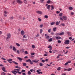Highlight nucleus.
I'll return each instance as SVG.
<instances>
[{"instance_id":"obj_1","label":"nucleus","mask_w":75,"mask_h":75,"mask_svg":"<svg viewBox=\"0 0 75 75\" xmlns=\"http://www.w3.org/2000/svg\"><path fill=\"white\" fill-rule=\"evenodd\" d=\"M70 41L69 40H64V43L66 45L69 44Z\"/></svg>"},{"instance_id":"obj_2","label":"nucleus","mask_w":75,"mask_h":75,"mask_svg":"<svg viewBox=\"0 0 75 75\" xmlns=\"http://www.w3.org/2000/svg\"><path fill=\"white\" fill-rule=\"evenodd\" d=\"M7 37L6 38V41H8V39H9V38H10V37H11V35L10 33H8L7 34Z\"/></svg>"},{"instance_id":"obj_3","label":"nucleus","mask_w":75,"mask_h":75,"mask_svg":"<svg viewBox=\"0 0 75 75\" xmlns=\"http://www.w3.org/2000/svg\"><path fill=\"white\" fill-rule=\"evenodd\" d=\"M25 61L26 62H29L30 64H31V65H33V62H32L31 60L30 59H28V60H26Z\"/></svg>"},{"instance_id":"obj_4","label":"nucleus","mask_w":75,"mask_h":75,"mask_svg":"<svg viewBox=\"0 0 75 75\" xmlns=\"http://www.w3.org/2000/svg\"><path fill=\"white\" fill-rule=\"evenodd\" d=\"M39 61V60H37V59H35V60H33L32 62H35V63H37V62H38Z\"/></svg>"},{"instance_id":"obj_5","label":"nucleus","mask_w":75,"mask_h":75,"mask_svg":"<svg viewBox=\"0 0 75 75\" xmlns=\"http://www.w3.org/2000/svg\"><path fill=\"white\" fill-rule=\"evenodd\" d=\"M36 13L38 14H42V13L41 11H37Z\"/></svg>"},{"instance_id":"obj_6","label":"nucleus","mask_w":75,"mask_h":75,"mask_svg":"<svg viewBox=\"0 0 75 75\" xmlns=\"http://www.w3.org/2000/svg\"><path fill=\"white\" fill-rule=\"evenodd\" d=\"M16 1H17L18 3L19 4H21V3H23V2L20 0H17Z\"/></svg>"},{"instance_id":"obj_7","label":"nucleus","mask_w":75,"mask_h":75,"mask_svg":"<svg viewBox=\"0 0 75 75\" xmlns=\"http://www.w3.org/2000/svg\"><path fill=\"white\" fill-rule=\"evenodd\" d=\"M25 33L24 32V30H22L21 31V34L22 35H24Z\"/></svg>"},{"instance_id":"obj_8","label":"nucleus","mask_w":75,"mask_h":75,"mask_svg":"<svg viewBox=\"0 0 75 75\" xmlns=\"http://www.w3.org/2000/svg\"><path fill=\"white\" fill-rule=\"evenodd\" d=\"M16 71H17L16 70L13 71H11V72L14 75H16L17 74L15 72H16Z\"/></svg>"},{"instance_id":"obj_9","label":"nucleus","mask_w":75,"mask_h":75,"mask_svg":"<svg viewBox=\"0 0 75 75\" xmlns=\"http://www.w3.org/2000/svg\"><path fill=\"white\" fill-rule=\"evenodd\" d=\"M62 18H63V19H64V20H66L67 19V16H64L62 17Z\"/></svg>"},{"instance_id":"obj_10","label":"nucleus","mask_w":75,"mask_h":75,"mask_svg":"<svg viewBox=\"0 0 75 75\" xmlns=\"http://www.w3.org/2000/svg\"><path fill=\"white\" fill-rule=\"evenodd\" d=\"M56 38L57 40H58H58H60V39H61V38L59 36H57L56 37Z\"/></svg>"},{"instance_id":"obj_11","label":"nucleus","mask_w":75,"mask_h":75,"mask_svg":"<svg viewBox=\"0 0 75 75\" xmlns=\"http://www.w3.org/2000/svg\"><path fill=\"white\" fill-rule=\"evenodd\" d=\"M71 61L67 62V63L65 64L64 65H67L68 64V63L69 64V63H71Z\"/></svg>"},{"instance_id":"obj_12","label":"nucleus","mask_w":75,"mask_h":75,"mask_svg":"<svg viewBox=\"0 0 75 75\" xmlns=\"http://www.w3.org/2000/svg\"><path fill=\"white\" fill-rule=\"evenodd\" d=\"M2 71L4 72H7V71L6 70V68L5 67H3L2 68Z\"/></svg>"},{"instance_id":"obj_13","label":"nucleus","mask_w":75,"mask_h":75,"mask_svg":"<svg viewBox=\"0 0 75 75\" xmlns=\"http://www.w3.org/2000/svg\"><path fill=\"white\" fill-rule=\"evenodd\" d=\"M50 7H51V5H48L47 7V8L48 10H50Z\"/></svg>"},{"instance_id":"obj_14","label":"nucleus","mask_w":75,"mask_h":75,"mask_svg":"<svg viewBox=\"0 0 75 75\" xmlns=\"http://www.w3.org/2000/svg\"><path fill=\"white\" fill-rule=\"evenodd\" d=\"M17 59H18L19 60V61H22V60H23L21 58H20V57H17Z\"/></svg>"},{"instance_id":"obj_15","label":"nucleus","mask_w":75,"mask_h":75,"mask_svg":"<svg viewBox=\"0 0 75 75\" xmlns=\"http://www.w3.org/2000/svg\"><path fill=\"white\" fill-rule=\"evenodd\" d=\"M16 73H18L19 74H21V72H20L18 71H15Z\"/></svg>"},{"instance_id":"obj_16","label":"nucleus","mask_w":75,"mask_h":75,"mask_svg":"<svg viewBox=\"0 0 75 75\" xmlns=\"http://www.w3.org/2000/svg\"><path fill=\"white\" fill-rule=\"evenodd\" d=\"M15 44L17 47H20V44L19 43H15Z\"/></svg>"},{"instance_id":"obj_17","label":"nucleus","mask_w":75,"mask_h":75,"mask_svg":"<svg viewBox=\"0 0 75 75\" xmlns=\"http://www.w3.org/2000/svg\"><path fill=\"white\" fill-rule=\"evenodd\" d=\"M69 9L70 10H72V9H73V8L72 7L70 6L69 7Z\"/></svg>"},{"instance_id":"obj_18","label":"nucleus","mask_w":75,"mask_h":75,"mask_svg":"<svg viewBox=\"0 0 75 75\" xmlns=\"http://www.w3.org/2000/svg\"><path fill=\"white\" fill-rule=\"evenodd\" d=\"M13 50L14 51H16V47H13Z\"/></svg>"},{"instance_id":"obj_19","label":"nucleus","mask_w":75,"mask_h":75,"mask_svg":"<svg viewBox=\"0 0 75 75\" xmlns=\"http://www.w3.org/2000/svg\"><path fill=\"white\" fill-rule=\"evenodd\" d=\"M51 7L52 10H54V6H53V5H52L51 6Z\"/></svg>"},{"instance_id":"obj_20","label":"nucleus","mask_w":75,"mask_h":75,"mask_svg":"<svg viewBox=\"0 0 75 75\" xmlns=\"http://www.w3.org/2000/svg\"><path fill=\"white\" fill-rule=\"evenodd\" d=\"M67 34L69 35H71V33L69 32H67Z\"/></svg>"},{"instance_id":"obj_21","label":"nucleus","mask_w":75,"mask_h":75,"mask_svg":"<svg viewBox=\"0 0 75 75\" xmlns=\"http://www.w3.org/2000/svg\"><path fill=\"white\" fill-rule=\"evenodd\" d=\"M51 2V0H48L47 2H46L47 3V4H50V3Z\"/></svg>"},{"instance_id":"obj_22","label":"nucleus","mask_w":75,"mask_h":75,"mask_svg":"<svg viewBox=\"0 0 75 75\" xmlns=\"http://www.w3.org/2000/svg\"><path fill=\"white\" fill-rule=\"evenodd\" d=\"M56 29H57V28H53V31H54V32H55L56 31Z\"/></svg>"},{"instance_id":"obj_23","label":"nucleus","mask_w":75,"mask_h":75,"mask_svg":"<svg viewBox=\"0 0 75 75\" xmlns=\"http://www.w3.org/2000/svg\"><path fill=\"white\" fill-rule=\"evenodd\" d=\"M52 41V38H50L49 39V40H48V41H49V42H51Z\"/></svg>"},{"instance_id":"obj_24","label":"nucleus","mask_w":75,"mask_h":75,"mask_svg":"<svg viewBox=\"0 0 75 75\" xmlns=\"http://www.w3.org/2000/svg\"><path fill=\"white\" fill-rule=\"evenodd\" d=\"M54 24H55V22H53L52 23H50V24L52 25H54Z\"/></svg>"},{"instance_id":"obj_25","label":"nucleus","mask_w":75,"mask_h":75,"mask_svg":"<svg viewBox=\"0 0 75 75\" xmlns=\"http://www.w3.org/2000/svg\"><path fill=\"white\" fill-rule=\"evenodd\" d=\"M62 16V13H60L59 14V17H61Z\"/></svg>"},{"instance_id":"obj_26","label":"nucleus","mask_w":75,"mask_h":75,"mask_svg":"<svg viewBox=\"0 0 75 75\" xmlns=\"http://www.w3.org/2000/svg\"><path fill=\"white\" fill-rule=\"evenodd\" d=\"M59 22L58 21H57L56 22V25H59Z\"/></svg>"},{"instance_id":"obj_27","label":"nucleus","mask_w":75,"mask_h":75,"mask_svg":"<svg viewBox=\"0 0 75 75\" xmlns=\"http://www.w3.org/2000/svg\"><path fill=\"white\" fill-rule=\"evenodd\" d=\"M52 64V62H51L50 64V65H49L48 64H47V65L48 67H49L50 66H51V64Z\"/></svg>"},{"instance_id":"obj_28","label":"nucleus","mask_w":75,"mask_h":75,"mask_svg":"<svg viewBox=\"0 0 75 75\" xmlns=\"http://www.w3.org/2000/svg\"><path fill=\"white\" fill-rule=\"evenodd\" d=\"M64 33L62 32L59 33V35H64Z\"/></svg>"},{"instance_id":"obj_29","label":"nucleus","mask_w":75,"mask_h":75,"mask_svg":"<svg viewBox=\"0 0 75 75\" xmlns=\"http://www.w3.org/2000/svg\"><path fill=\"white\" fill-rule=\"evenodd\" d=\"M1 75H6V73L4 72H2V73L1 74Z\"/></svg>"},{"instance_id":"obj_30","label":"nucleus","mask_w":75,"mask_h":75,"mask_svg":"<svg viewBox=\"0 0 75 75\" xmlns=\"http://www.w3.org/2000/svg\"><path fill=\"white\" fill-rule=\"evenodd\" d=\"M32 48H33V49H34L35 48V45H33L32 46Z\"/></svg>"},{"instance_id":"obj_31","label":"nucleus","mask_w":75,"mask_h":75,"mask_svg":"<svg viewBox=\"0 0 75 75\" xmlns=\"http://www.w3.org/2000/svg\"><path fill=\"white\" fill-rule=\"evenodd\" d=\"M24 49H21V52H24Z\"/></svg>"},{"instance_id":"obj_32","label":"nucleus","mask_w":75,"mask_h":75,"mask_svg":"<svg viewBox=\"0 0 75 75\" xmlns=\"http://www.w3.org/2000/svg\"><path fill=\"white\" fill-rule=\"evenodd\" d=\"M46 38L47 40L49 39V38H50V36L48 35H47L46 37Z\"/></svg>"},{"instance_id":"obj_33","label":"nucleus","mask_w":75,"mask_h":75,"mask_svg":"<svg viewBox=\"0 0 75 75\" xmlns=\"http://www.w3.org/2000/svg\"><path fill=\"white\" fill-rule=\"evenodd\" d=\"M28 75H31V72H30V71H28Z\"/></svg>"},{"instance_id":"obj_34","label":"nucleus","mask_w":75,"mask_h":75,"mask_svg":"<svg viewBox=\"0 0 75 75\" xmlns=\"http://www.w3.org/2000/svg\"><path fill=\"white\" fill-rule=\"evenodd\" d=\"M48 16L47 15H45V18H46V19H47L48 18Z\"/></svg>"},{"instance_id":"obj_35","label":"nucleus","mask_w":75,"mask_h":75,"mask_svg":"<svg viewBox=\"0 0 75 75\" xmlns=\"http://www.w3.org/2000/svg\"><path fill=\"white\" fill-rule=\"evenodd\" d=\"M42 29H41L40 30V34H41V33H42Z\"/></svg>"},{"instance_id":"obj_36","label":"nucleus","mask_w":75,"mask_h":75,"mask_svg":"<svg viewBox=\"0 0 75 75\" xmlns=\"http://www.w3.org/2000/svg\"><path fill=\"white\" fill-rule=\"evenodd\" d=\"M39 65L40 66H42L43 65V64H42V63H40L39 64Z\"/></svg>"},{"instance_id":"obj_37","label":"nucleus","mask_w":75,"mask_h":75,"mask_svg":"<svg viewBox=\"0 0 75 75\" xmlns=\"http://www.w3.org/2000/svg\"><path fill=\"white\" fill-rule=\"evenodd\" d=\"M15 68H18V69H21V67H18V66H15Z\"/></svg>"},{"instance_id":"obj_38","label":"nucleus","mask_w":75,"mask_h":75,"mask_svg":"<svg viewBox=\"0 0 75 75\" xmlns=\"http://www.w3.org/2000/svg\"><path fill=\"white\" fill-rule=\"evenodd\" d=\"M23 66H26L27 65V64L25 63H23Z\"/></svg>"},{"instance_id":"obj_39","label":"nucleus","mask_w":75,"mask_h":75,"mask_svg":"<svg viewBox=\"0 0 75 75\" xmlns=\"http://www.w3.org/2000/svg\"><path fill=\"white\" fill-rule=\"evenodd\" d=\"M4 14H7L8 12L7 11H5L4 12Z\"/></svg>"},{"instance_id":"obj_40","label":"nucleus","mask_w":75,"mask_h":75,"mask_svg":"<svg viewBox=\"0 0 75 75\" xmlns=\"http://www.w3.org/2000/svg\"><path fill=\"white\" fill-rule=\"evenodd\" d=\"M21 72H23V73L25 72V71L24 70L22 69V70Z\"/></svg>"},{"instance_id":"obj_41","label":"nucleus","mask_w":75,"mask_h":75,"mask_svg":"<svg viewBox=\"0 0 75 75\" xmlns=\"http://www.w3.org/2000/svg\"><path fill=\"white\" fill-rule=\"evenodd\" d=\"M38 19L39 21H40V22H41V18H38Z\"/></svg>"},{"instance_id":"obj_42","label":"nucleus","mask_w":75,"mask_h":75,"mask_svg":"<svg viewBox=\"0 0 75 75\" xmlns=\"http://www.w3.org/2000/svg\"><path fill=\"white\" fill-rule=\"evenodd\" d=\"M24 3L26 4H27V0L26 1H23Z\"/></svg>"},{"instance_id":"obj_43","label":"nucleus","mask_w":75,"mask_h":75,"mask_svg":"<svg viewBox=\"0 0 75 75\" xmlns=\"http://www.w3.org/2000/svg\"><path fill=\"white\" fill-rule=\"evenodd\" d=\"M61 67H59L57 69V70L58 71H60L61 70Z\"/></svg>"},{"instance_id":"obj_44","label":"nucleus","mask_w":75,"mask_h":75,"mask_svg":"<svg viewBox=\"0 0 75 75\" xmlns=\"http://www.w3.org/2000/svg\"><path fill=\"white\" fill-rule=\"evenodd\" d=\"M51 30V29H48V33H50Z\"/></svg>"},{"instance_id":"obj_45","label":"nucleus","mask_w":75,"mask_h":75,"mask_svg":"<svg viewBox=\"0 0 75 75\" xmlns=\"http://www.w3.org/2000/svg\"><path fill=\"white\" fill-rule=\"evenodd\" d=\"M14 18V17L13 16H12V17H10V20H13Z\"/></svg>"},{"instance_id":"obj_46","label":"nucleus","mask_w":75,"mask_h":75,"mask_svg":"<svg viewBox=\"0 0 75 75\" xmlns=\"http://www.w3.org/2000/svg\"><path fill=\"white\" fill-rule=\"evenodd\" d=\"M36 37H38L40 36V34L38 33H37V35L36 36Z\"/></svg>"},{"instance_id":"obj_47","label":"nucleus","mask_w":75,"mask_h":75,"mask_svg":"<svg viewBox=\"0 0 75 75\" xmlns=\"http://www.w3.org/2000/svg\"><path fill=\"white\" fill-rule=\"evenodd\" d=\"M13 61V59H9V62H11V61Z\"/></svg>"},{"instance_id":"obj_48","label":"nucleus","mask_w":75,"mask_h":75,"mask_svg":"<svg viewBox=\"0 0 75 75\" xmlns=\"http://www.w3.org/2000/svg\"><path fill=\"white\" fill-rule=\"evenodd\" d=\"M57 42L58 43H59V44H60V43H61V41L59 40Z\"/></svg>"},{"instance_id":"obj_49","label":"nucleus","mask_w":75,"mask_h":75,"mask_svg":"<svg viewBox=\"0 0 75 75\" xmlns=\"http://www.w3.org/2000/svg\"><path fill=\"white\" fill-rule=\"evenodd\" d=\"M52 48V46L50 45H49V47H48V48Z\"/></svg>"},{"instance_id":"obj_50","label":"nucleus","mask_w":75,"mask_h":75,"mask_svg":"<svg viewBox=\"0 0 75 75\" xmlns=\"http://www.w3.org/2000/svg\"><path fill=\"white\" fill-rule=\"evenodd\" d=\"M40 71H41V70L39 69L38 70H37L36 72H37L38 73V72H40Z\"/></svg>"},{"instance_id":"obj_51","label":"nucleus","mask_w":75,"mask_h":75,"mask_svg":"<svg viewBox=\"0 0 75 75\" xmlns=\"http://www.w3.org/2000/svg\"><path fill=\"white\" fill-rule=\"evenodd\" d=\"M14 71H20V69H14Z\"/></svg>"},{"instance_id":"obj_52","label":"nucleus","mask_w":75,"mask_h":75,"mask_svg":"<svg viewBox=\"0 0 75 75\" xmlns=\"http://www.w3.org/2000/svg\"><path fill=\"white\" fill-rule=\"evenodd\" d=\"M12 48H13V46H12V45H11L9 47V48H10V49H12Z\"/></svg>"},{"instance_id":"obj_53","label":"nucleus","mask_w":75,"mask_h":75,"mask_svg":"<svg viewBox=\"0 0 75 75\" xmlns=\"http://www.w3.org/2000/svg\"><path fill=\"white\" fill-rule=\"evenodd\" d=\"M45 61L46 62H48V59H46L45 60Z\"/></svg>"},{"instance_id":"obj_54","label":"nucleus","mask_w":75,"mask_h":75,"mask_svg":"<svg viewBox=\"0 0 75 75\" xmlns=\"http://www.w3.org/2000/svg\"><path fill=\"white\" fill-rule=\"evenodd\" d=\"M71 69L70 68H69L67 69L68 71H71Z\"/></svg>"},{"instance_id":"obj_55","label":"nucleus","mask_w":75,"mask_h":75,"mask_svg":"<svg viewBox=\"0 0 75 75\" xmlns=\"http://www.w3.org/2000/svg\"><path fill=\"white\" fill-rule=\"evenodd\" d=\"M43 26V25L42 24L40 25V28H42V27Z\"/></svg>"},{"instance_id":"obj_56","label":"nucleus","mask_w":75,"mask_h":75,"mask_svg":"<svg viewBox=\"0 0 75 75\" xmlns=\"http://www.w3.org/2000/svg\"><path fill=\"white\" fill-rule=\"evenodd\" d=\"M48 56V54H44V56H45V57H47V56Z\"/></svg>"},{"instance_id":"obj_57","label":"nucleus","mask_w":75,"mask_h":75,"mask_svg":"<svg viewBox=\"0 0 75 75\" xmlns=\"http://www.w3.org/2000/svg\"><path fill=\"white\" fill-rule=\"evenodd\" d=\"M56 35H59V33H56Z\"/></svg>"},{"instance_id":"obj_58","label":"nucleus","mask_w":75,"mask_h":75,"mask_svg":"<svg viewBox=\"0 0 75 75\" xmlns=\"http://www.w3.org/2000/svg\"><path fill=\"white\" fill-rule=\"evenodd\" d=\"M25 54H28V52H27V51H25Z\"/></svg>"},{"instance_id":"obj_59","label":"nucleus","mask_w":75,"mask_h":75,"mask_svg":"<svg viewBox=\"0 0 75 75\" xmlns=\"http://www.w3.org/2000/svg\"><path fill=\"white\" fill-rule=\"evenodd\" d=\"M30 71L31 72H33V69H31L30 70Z\"/></svg>"},{"instance_id":"obj_60","label":"nucleus","mask_w":75,"mask_h":75,"mask_svg":"<svg viewBox=\"0 0 75 75\" xmlns=\"http://www.w3.org/2000/svg\"><path fill=\"white\" fill-rule=\"evenodd\" d=\"M23 38H27V37H25V35H24L23 36Z\"/></svg>"},{"instance_id":"obj_61","label":"nucleus","mask_w":75,"mask_h":75,"mask_svg":"<svg viewBox=\"0 0 75 75\" xmlns=\"http://www.w3.org/2000/svg\"><path fill=\"white\" fill-rule=\"evenodd\" d=\"M74 13L72 12H71L70 14H71V15H72V16H73V15H74Z\"/></svg>"},{"instance_id":"obj_62","label":"nucleus","mask_w":75,"mask_h":75,"mask_svg":"<svg viewBox=\"0 0 75 75\" xmlns=\"http://www.w3.org/2000/svg\"><path fill=\"white\" fill-rule=\"evenodd\" d=\"M60 56H63V55H61V54L58 55V57H59Z\"/></svg>"},{"instance_id":"obj_63","label":"nucleus","mask_w":75,"mask_h":75,"mask_svg":"<svg viewBox=\"0 0 75 75\" xmlns=\"http://www.w3.org/2000/svg\"><path fill=\"white\" fill-rule=\"evenodd\" d=\"M60 20H61L62 21H63V19H62V18L61 17H60Z\"/></svg>"},{"instance_id":"obj_64","label":"nucleus","mask_w":75,"mask_h":75,"mask_svg":"<svg viewBox=\"0 0 75 75\" xmlns=\"http://www.w3.org/2000/svg\"><path fill=\"white\" fill-rule=\"evenodd\" d=\"M17 52L18 54H20V52H19V50H18L17 51Z\"/></svg>"}]
</instances>
